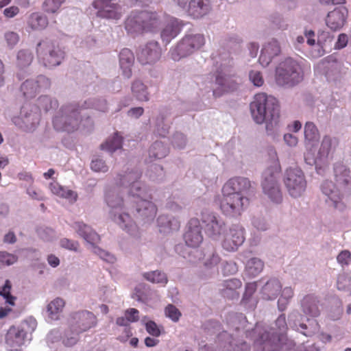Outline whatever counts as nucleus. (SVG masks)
Here are the masks:
<instances>
[{"mask_svg":"<svg viewBox=\"0 0 351 351\" xmlns=\"http://www.w3.org/2000/svg\"><path fill=\"white\" fill-rule=\"evenodd\" d=\"M167 114L160 113L156 119V131L157 134L165 137L168 133L170 128V122L167 120Z\"/></svg>","mask_w":351,"mask_h":351,"instance_id":"obj_47","label":"nucleus"},{"mask_svg":"<svg viewBox=\"0 0 351 351\" xmlns=\"http://www.w3.org/2000/svg\"><path fill=\"white\" fill-rule=\"evenodd\" d=\"M241 83V79L234 75L232 69L227 65H221L215 74V87L212 88L215 97L237 90Z\"/></svg>","mask_w":351,"mask_h":351,"instance_id":"obj_11","label":"nucleus"},{"mask_svg":"<svg viewBox=\"0 0 351 351\" xmlns=\"http://www.w3.org/2000/svg\"><path fill=\"white\" fill-rule=\"evenodd\" d=\"M331 58L328 57L327 58L321 60L316 66V68L319 70H323V73L327 77H330L333 73V70L335 71V73H337V71L340 67V64L335 61H330Z\"/></svg>","mask_w":351,"mask_h":351,"instance_id":"obj_42","label":"nucleus"},{"mask_svg":"<svg viewBox=\"0 0 351 351\" xmlns=\"http://www.w3.org/2000/svg\"><path fill=\"white\" fill-rule=\"evenodd\" d=\"M302 315L298 311H293L288 316L289 324L296 330L300 331L304 335L311 336L319 331V325L316 320L306 318L308 325L302 322Z\"/></svg>","mask_w":351,"mask_h":351,"instance_id":"obj_24","label":"nucleus"},{"mask_svg":"<svg viewBox=\"0 0 351 351\" xmlns=\"http://www.w3.org/2000/svg\"><path fill=\"white\" fill-rule=\"evenodd\" d=\"M204 44V35L199 34L186 35L176 47L170 49V57L174 61H179L199 49Z\"/></svg>","mask_w":351,"mask_h":351,"instance_id":"obj_14","label":"nucleus"},{"mask_svg":"<svg viewBox=\"0 0 351 351\" xmlns=\"http://www.w3.org/2000/svg\"><path fill=\"white\" fill-rule=\"evenodd\" d=\"M271 23H273L275 27L281 30L287 29L289 26L286 20L278 14L274 15L271 16Z\"/></svg>","mask_w":351,"mask_h":351,"instance_id":"obj_60","label":"nucleus"},{"mask_svg":"<svg viewBox=\"0 0 351 351\" xmlns=\"http://www.w3.org/2000/svg\"><path fill=\"white\" fill-rule=\"evenodd\" d=\"M65 302L60 298H56L51 301L46 307L45 316L48 322L58 320L60 318Z\"/></svg>","mask_w":351,"mask_h":351,"instance_id":"obj_32","label":"nucleus"},{"mask_svg":"<svg viewBox=\"0 0 351 351\" xmlns=\"http://www.w3.org/2000/svg\"><path fill=\"white\" fill-rule=\"evenodd\" d=\"M184 206V202L180 197H176V196L170 197L166 204V207L175 213L181 211Z\"/></svg>","mask_w":351,"mask_h":351,"instance_id":"obj_52","label":"nucleus"},{"mask_svg":"<svg viewBox=\"0 0 351 351\" xmlns=\"http://www.w3.org/2000/svg\"><path fill=\"white\" fill-rule=\"evenodd\" d=\"M145 328L147 332L154 337H159L160 330L157 324L153 321H149L145 324Z\"/></svg>","mask_w":351,"mask_h":351,"instance_id":"obj_64","label":"nucleus"},{"mask_svg":"<svg viewBox=\"0 0 351 351\" xmlns=\"http://www.w3.org/2000/svg\"><path fill=\"white\" fill-rule=\"evenodd\" d=\"M202 260L204 266L208 269L217 271L218 264L221 262V257L217 250L213 245H207L202 250L195 249L189 252V261L196 263Z\"/></svg>","mask_w":351,"mask_h":351,"instance_id":"obj_17","label":"nucleus"},{"mask_svg":"<svg viewBox=\"0 0 351 351\" xmlns=\"http://www.w3.org/2000/svg\"><path fill=\"white\" fill-rule=\"evenodd\" d=\"M337 141L335 138H332L330 136H325L321 143L320 148L318 152V156L320 161H325L332 148L335 147Z\"/></svg>","mask_w":351,"mask_h":351,"instance_id":"obj_40","label":"nucleus"},{"mask_svg":"<svg viewBox=\"0 0 351 351\" xmlns=\"http://www.w3.org/2000/svg\"><path fill=\"white\" fill-rule=\"evenodd\" d=\"M162 19V23L165 22V25L162 28L160 36L163 42L169 44L170 41L176 37L181 31V26L178 20L173 17H166L160 15Z\"/></svg>","mask_w":351,"mask_h":351,"instance_id":"obj_28","label":"nucleus"},{"mask_svg":"<svg viewBox=\"0 0 351 351\" xmlns=\"http://www.w3.org/2000/svg\"><path fill=\"white\" fill-rule=\"evenodd\" d=\"M250 80L256 86H261L264 83V80L262 74L258 71L252 70L249 73Z\"/></svg>","mask_w":351,"mask_h":351,"instance_id":"obj_59","label":"nucleus"},{"mask_svg":"<svg viewBox=\"0 0 351 351\" xmlns=\"http://www.w3.org/2000/svg\"><path fill=\"white\" fill-rule=\"evenodd\" d=\"M241 281L237 278H230L225 280L223 282V295L224 297L230 298L232 300L237 299L239 298V293H237V289L241 288Z\"/></svg>","mask_w":351,"mask_h":351,"instance_id":"obj_35","label":"nucleus"},{"mask_svg":"<svg viewBox=\"0 0 351 351\" xmlns=\"http://www.w3.org/2000/svg\"><path fill=\"white\" fill-rule=\"evenodd\" d=\"M162 19L156 12L132 11L125 22L127 32L136 36L145 32H154L161 25Z\"/></svg>","mask_w":351,"mask_h":351,"instance_id":"obj_10","label":"nucleus"},{"mask_svg":"<svg viewBox=\"0 0 351 351\" xmlns=\"http://www.w3.org/2000/svg\"><path fill=\"white\" fill-rule=\"evenodd\" d=\"M281 51V48L278 41L276 39H272L265 43L261 50L259 57V62L263 66H267L272 61V60L278 56Z\"/></svg>","mask_w":351,"mask_h":351,"instance_id":"obj_30","label":"nucleus"},{"mask_svg":"<svg viewBox=\"0 0 351 351\" xmlns=\"http://www.w3.org/2000/svg\"><path fill=\"white\" fill-rule=\"evenodd\" d=\"M65 1L66 0H45L43 3V9L47 13H56Z\"/></svg>","mask_w":351,"mask_h":351,"instance_id":"obj_51","label":"nucleus"},{"mask_svg":"<svg viewBox=\"0 0 351 351\" xmlns=\"http://www.w3.org/2000/svg\"><path fill=\"white\" fill-rule=\"evenodd\" d=\"M92 245H93V250H92L94 254H97L98 256H99V258L101 259H102L108 263H112L115 261L116 258L113 254L100 248L98 246L95 245V244Z\"/></svg>","mask_w":351,"mask_h":351,"instance_id":"obj_53","label":"nucleus"},{"mask_svg":"<svg viewBox=\"0 0 351 351\" xmlns=\"http://www.w3.org/2000/svg\"><path fill=\"white\" fill-rule=\"evenodd\" d=\"M143 277L152 283L160 284L162 287H165L168 282L167 274L162 271L158 269L145 272L143 274Z\"/></svg>","mask_w":351,"mask_h":351,"instance_id":"obj_41","label":"nucleus"},{"mask_svg":"<svg viewBox=\"0 0 351 351\" xmlns=\"http://www.w3.org/2000/svg\"><path fill=\"white\" fill-rule=\"evenodd\" d=\"M319 131L316 125L311 121L306 122L304 125V137L309 142L317 141L319 138Z\"/></svg>","mask_w":351,"mask_h":351,"instance_id":"obj_49","label":"nucleus"},{"mask_svg":"<svg viewBox=\"0 0 351 351\" xmlns=\"http://www.w3.org/2000/svg\"><path fill=\"white\" fill-rule=\"evenodd\" d=\"M60 245L64 249L77 252L79 248V243L76 241L71 240L67 238H63L60 241Z\"/></svg>","mask_w":351,"mask_h":351,"instance_id":"obj_58","label":"nucleus"},{"mask_svg":"<svg viewBox=\"0 0 351 351\" xmlns=\"http://www.w3.org/2000/svg\"><path fill=\"white\" fill-rule=\"evenodd\" d=\"M34 59L32 52L28 49H21L16 54V65L23 69L31 64Z\"/></svg>","mask_w":351,"mask_h":351,"instance_id":"obj_46","label":"nucleus"},{"mask_svg":"<svg viewBox=\"0 0 351 351\" xmlns=\"http://www.w3.org/2000/svg\"><path fill=\"white\" fill-rule=\"evenodd\" d=\"M276 328H269L261 325H256L254 329L247 334L254 340V344L260 347L262 351H276L274 346L280 341V337L287 329L285 315L278 316L275 322Z\"/></svg>","mask_w":351,"mask_h":351,"instance_id":"obj_7","label":"nucleus"},{"mask_svg":"<svg viewBox=\"0 0 351 351\" xmlns=\"http://www.w3.org/2000/svg\"><path fill=\"white\" fill-rule=\"evenodd\" d=\"M300 308L306 316L317 317L321 313L320 300L314 294H307L300 301Z\"/></svg>","mask_w":351,"mask_h":351,"instance_id":"obj_29","label":"nucleus"},{"mask_svg":"<svg viewBox=\"0 0 351 351\" xmlns=\"http://www.w3.org/2000/svg\"><path fill=\"white\" fill-rule=\"evenodd\" d=\"M157 223L160 231L164 233H168L171 230H178L180 227L179 222L174 217L162 215L157 219Z\"/></svg>","mask_w":351,"mask_h":351,"instance_id":"obj_36","label":"nucleus"},{"mask_svg":"<svg viewBox=\"0 0 351 351\" xmlns=\"http://www.w3.org/2000/svg\"><path fill=\"white\" fill-rule=\"evenodd\" d=\"M97 319L90 311L82 310L70 315L69 324L80 332H84L96 326Z\"/></svg>","mask_w":351,"mask_h":351,"instance_id":"obj_21","label":"nucleus"},{"mask_svg":"<svg viewBox=\"0 0 351 351\" xmlns=\"http://www.w3.org/2000/svg\"><path fill=\"white\" fill-rule=\"evenodd\" d=\"M123 145V137L118 132H115L112 136H109L106 141L101 144L102 150H105L110 154L117 150L121 149Z\"/></svg>","mask_w":351,"mask_h":351,"instance_id":"obj_37","label":"nucleus"},{"mask_svg":"<svg viewBox=\"0 0 351 351\" xmlns=\"http://www.w3.org/2000/svg\"><path fill=\"white\" fill-rule=\"evenodd\" d=\"M275 82L282 88H291L304 80V71L301 62L287 58L275 69Z\"/></svg>","mask_w":351,"mask_h":351,"instance_id":"obj_9","label":"nucleus"},{"mask_svg":"<svg viewBox=\"0 0 351 351\" xmlns=\"http://www.w3.org/2000/svg\"><path fill=\"white\" fill-rule=\"evenodd\" d=\"M271 165L262 176L261 187L263 194L273 203L280 204L282 201V193L279 183L280 165L276 151L274 148L268 150Z\"/></svg>","mask_w":351,"mask_h":351,"instance_id":"obj_8","label":"nucleus"},{"mask_svg":"<svg viewBox=\"0 0 351 351\" xmlns=\"http://www.w3.org/2000/svg\"><path fill=\"white\" fill-rule=\"evenodd\" d=\"M16 261L17 258L16 256L6 252H0V263L11 265L16 262Z\"/></svg>","mask_w":351,"mask_h":351,"instance_id":"obj_62","label":"nucleus"},{"mask_svg":"<svg viewBox=\"0 0 351 351\" xmlns=\"http://www.w3.org/2000/svg\"><path fill=\"white\" fill-rule=\"evenodd\" d=\"M141 177V173L137 169L127 171L117 175L116 184L130 188L129 193L138 198L136 210L138 216L146 221H150L155 218L157 208L149 200L152 198L151 194L147 186L140 181Z\"/></svg>","mask_w":351,"mask_h":351,"instance_id":"obj_2","label":"nucleus"},{"mask_svg":"<svg viewBox=\"0 0 351 351\" xmlns=\"http://www.w3.org/2000/svg\"><path fill=\"white\" fill-rule=\"evenodd\" d=\"M264 263L258 258L249 259L245 265V273L250 277L258 276L263 269Z\"/></svg>","mask_w":351,"mask_h":351,"instance_id":"obj_43","label":"nucleus"},{"mask_svg":"<svg viewBox=\"0 0 351 351\" xmlns=\"http://www.w3.org/2000/svg\"><path fill=\"white\" fill-rule=\"evenodd\" d=\"M161 56V49L156 41L148 42L140 49L138 53V60L142 64H153L157 62Z\"/></svg>","mask_w":351,"mask_h":351,"instance_id":"obj_25","label":"nucleus"},{"mask_svg":"<svg viewBox=\"0 0 351 351\" xmlns=\"http://www.w3.org/2000/svg\"><path fill=\"white\" fill-rule=\"evenodd\" d=\"M27 25L32 30H43L48 25V19L41 13L34 12L29 15Z\"/></svg>","mask_w":351,"mask_h":351,"instance_id":"obj_39","label":"nucleus"},{"mask_svg":"<svg viewBox=\"0 0 351 351\" xmlns=\"http://www.w3.org/2000/svg\"><path fill=\"white\" fill-rule=\"evenodd\" d=\"M201 221L206 234L213 240H219L227 230L224 220L212 212H202Z\"/></svg>","mask_w":351,"mask_h":351,"instance_id":"obj_16","label":"nucleus"},{"mask_svg":"<svg viewBox=\"0 0 351 351\" xmlns=\"http://www.w3.org/2000/svg\"><path fill=\"white\" fill-rule=\"evenodd\" d=\"M76 233L91 245L98 243L99 235L93 228L82 221H75L71 225Z\"/></svg>","mask_w":351,"mask_h":351,"instance_id":"obj_31","label":"nucleus"},{"mask_svg":"<svg viewBox=\"0 0 351 351\" xmlns=\"http://www.w3.org/2000/svg\"><path fill=\"white\" fill-rule=\"evenodd\" d=\"M348 11L346 7L335 8L329 12L325 21L327 27L332 31L340 30L346 22Z\"/></svg>","mask_w":351,"mask_h":351,"instance_id":"obj_27","label":"nucleus"},{"mask_svg":"<svg viewBox=\"0 0 351 351\" xmlns=\"http://www.w3.org/2000/svg\"><path fill=\"white\" fill-rule=\"evenodd\" d=\"M252 226L258 230H266L267 224L265 219L262 217H254L252 221Z\"/></svg>","mask_w":351,"mask_h":351,"instance_id":"obj_63","label":"nucleus"},{"mask_svg":"<svg viewBox=\"0 0 351 351\" xmlns=\"http://www.w3.org/2000/svg\"><path fill=\"white\" fill-rule=\"evenodd\" d=\"M282 290V284L278 278L268 280L261 289L263 298L267 300L276 299Z\"/></svg>","mask_w":351,"mask_h":351,"instance_id":"obj_34","label":"nucleus"},{"mask_svg":"<svg viewBox=\"0 0 351 351\" xmlns=\"http://www.w3.org/2000/svg\"><path fill=\"white\" fill-rule=\"evenodd\" d=\"M169 152V149L161 141L154 142L149 149V157L154 159L165 158Z\"/></svg>","mask_w":351,"mask_h":351,"instance_id":"obj_45","label":"nucleus"},{"mask_svg":"<svg viewBox=\"0 0 351 351\" xmlns=\"http://www.w3.org/2000/svg\"><path fill=\"white\" fill-rule=\"evenodd\" d=\"M4 40L7 47L13 49L19 41V36L16 32L8 31L4 33Z\"/></svg>","mask_w":351,"mask_h":351,"instance_id":"obj_54","label":"nucleus"},{"mask_svg":"<svg viewBox=\"0 0 351 351\" xmlns=\"http://www.w3.org/2000/svg\"><path fill=\"white\" fill-rule=\"evenodd\" d=\"M131 90L133 96L140 101H147L149 99V94L147 87L142 81L135 80L132 82Z\"/></svg>","mask_w":351,"mask_h":351,"instance_id":"obj_38","label":"nucleus"},{"mask_svg":"<svg viewBox=\"0 0 351 351\" xmlns=\"http://www.w3.org/2000/svg\"><path fill=\"white\" fill-rule=\"evenodd\" d=\"M39 61L46 67L59 66L65 58V51L56 41L45 40L40 42L36 47Z\"/></svg>","mask_w":351,"mask_h":351,"instance_id":"obj_12","label":"nucleus"},{"mask_svg":"<svg viewBox=\"0 0 351 351\" xmlns=\"http://www.w3.org/2000/svg\"><path fill=\"white\" fill-rule=\"evenodd\" d=\"M337 287L339 290L351 295V277L346 274H339L337 278Z\"/></svg>","mask_w":351,"mask_h":351,"instance_id":"obj_50","label":"nucleus"},{"mask_svg":"<svg viewBox=\"0 0 351 351\" xmlns=\"http://www.w3.org/2000/svg\"><path fill=\"white\" fill-rule=\"evenodd\" d=\"M165 315L167 317L170 318L173 322H176L179 320L181 313L174 305L169 304L165 308Z\"/></svg>","mask_w":351,"mask_h":351,"instance_id":"obj_56","label":"nucleus"},{"mask_svg":"<svg viewBox=\"0 0 351 351\" xmlns=\"http://www.w3.org/2000/svg\"><path fill=\"white\" fill-rule=\"evenodd\" d=\"M222 247L228 252H235L244 243L245 229L240 224H232L224 233Z\"/></svg>","mask_w":351,"mask_h":351,"instance_id":"obj_19","label":"nucleus"},{"mask_svg":"<svg viewBox=\"0 0 351 351\" xmlns=\"http://www.w3.org/2000/svg\"><path fill=\"white\" fill-rule=\"evenodd\" d=\"M177 4L194 19L201 18L211 10L210 0H181Z\"/></svg>","mask_w":351,"mask_h":351,"instance_id":"obj_22","label":"nucleus"},{"mask_svg":"<svg viewBox=\"0 0 351 351\" xmlns=\"http://www.w3.org/2000/svg\"><path fill=\"white\" fill-rule=\"evenodd\" d=\"M37 107L40 110L47 112L58 107V101L47 95H42L38 99Z\"/></svg>","mask_w":351,"mask_h":351,"instance_id":"obj_48","label":"nucleus"},{"mask_svg":"<svg viewBox=\"0 0 351 351\" xmlns=\"http://www.w3.org/2000/svg\"><path fill=\"white\" fill-rule=\"evenodd\" d=\"M184 239L186 245L194 248L193 250L202 242V227L197 219L193 218L189 221Z\"/></svg>","mask_w":351,"mask_h":351,"instance_id":"obj_26","label":"nucleus"},{"mask_svg":"<svg viewBox=\"0 0 351 351\" xmlns=\"http://www.w3.org/2000/svg\"><path fill=\"white\" fill-rule=\"evenodd\" d=\"M105 200L110 208V219L131 236H138V228L126 211L128 208L119 192L115 189L109 190L106 193Z\"/></svg>","mask_w":351,"mask_h":351,"instance_id":"obj_6","label":"nucleus"},{"mask_svg":"<svg viewBox=\"0 0 351 351\" xmlns=\"http://www.w3.org/2000/svg\"><path fill=\"white\" fill-rule=\"evenodd\" d=\"M238 271V267L234 262H225L222 265V272L224 275H233Z\"/></svg>","mask_w":351,"mask_h":351,"instance_id":"obj_61","label":"nucleus"},{"mask_svg":"<svg viewBox=\"0 0 351 351\" xmlns=\"http://www.w3.org/2000/svg\"><path fill=\"white\" fill-rule=\"evenodd\" d=\"M91 169L95 172L106 173L108 171V167L105 161L101 158H95L90 164Z\"/></svg>","mask_w":351,"mask_h":351,"instance_id":"obj_55","label":"nucleus"},{"mask_svg":"<svg viewBox=\"0 0 351 351\" xmlns=\"http://www.w3.org/2000/svg\"><path fill=\"white\" fill-rule=\"evenodd\" d=\"M94 108L97 110H107V103L105 99H89L80 106L77 103H70L63 105L56 112L53 119V125L56 130L73 132L79 128L81 121L82 108Z\"/></svg>","mask_w":351,"mask_h":351,"instance_id":"obj_5","label":"nucleus"},{"mask_svg":"<svg viewBox=\"0 0 351 351\" xmlns=\"http://www.w3.org/2000/svg\"><path fill=\"white\" fill-rule=\"evenodd\" d=\"M186 142V138L182 133L176 132L174 134L172 138V145L174 147L180 149H184Z\"/></svg>","mask_w":351,"mask_h":351,"instance_id":"obj_57","label":"nucleus"},{"mask_svg":"<svg viewBox=\"0 0 351 351\" xmlns=\"http://www.w3.org/2000/svg\"><path fill=\"white\" fill-rule=\"evenodd\" d=\"M335 183L325 180L321 184L322 193L332 202L335 208L343 210L346 206L343 199L351 194V170L341 162L333 165Z\"/></svg>","mask_w":351,"mask_h":351,"instance_id":"obj_4","label":"nucleus"},{"mask_svg":"<svg viewBox=\"0 0 351 351\" xmlns=\"http://www.w3.org/2000/svg\"><path fill=\"white\" fill-rule=\"evenodd\" d=\"M255 187L249 178L235 176L230 178L221 189L220 210L229 217L240 216L250 204V197L254 194Z\"/></svg>","mask_w":351,"mask_h":351,"instance_id":"obj_1","label":"nucleus"},{"mask_svg":"<svg viewBox=\"0 0 351 351\" xmlns=\"http://www.w3.org/2000/svg\"><path fill=\"white\" fill-rule=\"evenodd\" d=\"M253 120L258 124L265 123L266 132L274 140H278L282 122L278 100L265 93H258L250 104Z\"/></svg>","mask_w":351,"mask_h":351,"instance_id":"obj_3","label":"nucleus"},{"mask_svg":"<svg viewBox=\"0 0 351 351\" xmlns=\"http://www.w3.org/2000/svg\"><path fill=\"white\" fill-rule=\"evenodd\" d=\"M92 5L97 10V16L101 19L119 20L123 14V8L117 0H95Z\"/></svg>","mask_w":351,"mask_h":351,"instance_id":"obj_18","label":"nucleus"},{"mask_svg":"<svg viewBox=\"0 0 351 351\" xmlns=\"http://www.w3.org/2000/svg\"><path fill=\"white\" fill-rule=\"evenodd\" d=\"M37 323L35 319L29 318L19 326H12L5 336V343L8 350L20 348L27 339V335L34 331Z\"/></svg>","mask_w":351,"mask_h":351,"instance_id":"obj_13","label":"nucleus"},{"mask_svg":"<svg viewBox=\"0 0 351 351\" xmlns=\"http://www.w3.org/2000/svg\"><path fill=\"white\" fill-rule=\"evenodd\" d=\"M81 333L69 324V328L65 330L62 337V343L66 347L73 346L78 342Z\"/></svg>","mask_w":351,"mask_h":351,"instance_id":"obj_44","label":"nucleus"},{"mask_svg":"<svg viewBox=\"0 0 351 351\" xmlns=\"http://www.w3.org/2000/svg\"><path fill=\"white\" fill-rule=\"evenodd\" d=\"M50 86V80L40 75L35 79L25 80L21 86V90L26 98H32L40 91L49 88Z\"/></svg>","mask_w":351,"mask_h":351,"instance_id":"obj_23","label":"nucleus"},{"mask_svg":"<svg viewBox=\"0 0 351 351\" xmlns=\"http://www.w3.org/2000/svg\"><path fill=\"white\" fill-rule=\"evenodd\" d=\"M40 121V113L37 108L30 105H25L21 110L19 117H13L12 122L16 126L27 130L32 131Z\"/></svg>","mask_w":351,"mask_h":351,"instance_id":"obj_20","label":"nucleus"},{"mask_svg":"<svg viewBox=\"0 0 351 351\" xmlns=\"http://www.w3.org/2000/svg\"><path fill=\"white\" fill-rule=\"evenodd\" d=\"M284 183L289 194L297 198L304 193L306 188V180L302 169L299 167L287 169L284 176Z\"/></svg>","mask_w":351,"mask_h":351,"instance_id":"obj_15","label":"nucleus"},{"mask_svg":"<svg viewBox=\"0 0 351 351\" xmlns=\"http://www.w3.org/2000/svg\"><path fill=\"white\" fill-rule=\"evenodd\" d=\"M134 62V56L132 51L127 48L123 49L119 53V66L122 75L127 79L132 75V67Z\"/></svg>","mask_w":351,"mask_h":351,"instance_id":"obj_33","label":"nucleus"}]
</instances>
